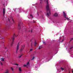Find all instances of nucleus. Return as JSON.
<instances>
[{"label":"nucleus","mask_w":73,"mask_h":73,"mask_svg":"<svg viewBox=\"0 0 73 73\" xmlns=\"http://www.w3.org/2000/svg\"><path fill=\"white\" fill-rule=\"evenodd\" d=\"M36 44H37V43L36 42V41H35L34 43V46H36Z\"/></svg>","instance_id":"9b49d317"},{"label":"nucleus","mask_w":73,"mask_h":73,"mask_svg":"<svg viewBox=\"0 0 73 73\" xmlns=\"http://www.w3.org/2000/svg\"><path fill=\"white\" fill-rule=\"evenodd\" d=\"M29 32H31V33H32V30H31V31H29Z\"/></svg>","instance_id":"b1692460"},{"label":"nucleus","mask_w":73,"mask_h":73,"mask_svg":"<svg viewBox=\"0 0 73 73\" xmlns=\"http://www.w3.org/2000/svg\"><path fill=\"white\" fill-rule=\"evenodd\" d=\"M0 62L1 63V65H3V63L1 62Z\"/></svg>","instance_id":"5701e85b"},{"label":"nucleus","mask_w":73,"mask_h":73,"mask_svg":"<svg viewBox=\"0 0 73 73\" xmlns=\"http://www.w3.org/2000/svg\"><path fill=\"white\" fill-rule=\"evenodd\" d=\"M21 56H22V55H20H20H19L18 56V57L19 58H21Z\"/></svg>","instance_id":"412c9836"},{"label":"nucleus","mask_w":73,"mask_h":73,"mask_svg":"<svg viewBox=\"0 0 73 73\" xmlns=\"http://www.w3.org/2000/svg\"><path fill=\"white\" fill-rule=\"evenodd\" d=\"M11 69L12 71H13V70H14L13 68H12V67H11Z\"/></svg>","instance_id":"aec40b11"},{"label":"nucleus","mask_w":73,"mask_h":73,"mask_svg":"<svg viewBox=\"0 0 73 73\" xmlns=\"http://www.w3.org/2000/svg\"><path fill=\"white\" fill-rule=\"evenodd\" d=\"M60 69L62 70H64V68H60Z\"/></svg>","instance_id":"a211bd4d"},{"label":"nucleus","mask_w":73,"mask_h":73,"mask_svg":"<svg viewBox=\"0 0 73 73\" xmlns=\"http://www.w3.org/2000/svg\"><path fill=\"white\" fill-rule=\"evenodd\" d=\"M7 27H4V28L3 29L4 30V31H6L7 30Z\"/></svg>","instance_id":"4468645a"},{"label":"nucleus","mask_w":73,"mask_h":73,"mask_svg":"<svg viewBox=\"0 0 73 73\" xmlns=\"http://www.w3.org/2000/svg\"><path fill=\"white\" fill-rule=\"evenodd\" d=\"M63 15L64 17L65 18V19H66L67 20H68V21H71L70 20V19H68V17H66V13H65V12H63Z\"/></svg>","instance_id":"7ed1b4c3"},{"label":"nucleus","mask_w":73,"mask_h":73,"mask_svg":"<svg viewBox=\"0 0 73 73\" xmlns=\"http://www.w3.org/2000/svg\"><path fill=\"white\" fill-rule=\"evenodd\" d=\"M19 72H21V67H19Z\"/></svg>","instance_id":"ddd939ff"},{"label":"nucleus","mask_w":73,"mask_h":73,"mask_svg":"<svg viewBox=\"0 0 73 73\" xmlns=\"http://www.w3.org/2000/svg\"><path fill=\"white\" fill-rule=\"evenodd\" d=\"M27 65H25V64H24V65H23V66H24L25 67L26 66H27Z\"/></svg>","instance_id":"a878e982"},{"label":"nucleus","mask_w":73,"mask_h":73,"mask_svg":"<svg viewBox=\"0 0 73 73\" xmlns=\"http://www.w3.org/2000/svg\"><path fill=\"white\" fill-rule=\"evenodd\" d=\"M11 19H12L13 23H14V20H13V18L12 17H11Z\"/></svg>","instance_id":"6ab92c4d"},{"label":"nucleus","mask_w":73,"mask_h":73,"mask_svg":"<svg viewBox=\"0 0 73 73\" xmlns=\"http://www.w3.org/2000/svg\"><path fill=\"white\" fill-rule=\"evenodd\" d=\"M33 23H36V21H34Z\"/></svg>","instance_id":"7c9ffc66"},{"label":"nucleus","mask_w":73,"mask_h":73,"mask_svg":"<svg viewBox=\"0 0 73 73\" xmlns=\"http://www.w3.org/2000/svg\"><path fill=\"white\" fill-rule=\"evenodd\" d=\"M42 42H43V44H44L45 45H46V43H45V42L44 41H42Z\"/></svg>","instance_id":"dca6fc26"},{"label":"nucleus","mask_w":73,"mask_h":73,"mask_svg":"<svg viewBox=\"0 0 73 73\" xmlns=\"http://www.w3.org/2000/svg\"><path fill=\"white\" fill-rule=\"evenodd\" d=\"M18 27H19V29H21V26H20V25L19 24H18Z\"/></svg>","instance_id":"1a4fd4ad"},{"label":"nucleus","mask_w":73,"mask_h":73,"mask_svg":"<svg viewBox=\"0 0 73 73\" xmlns=\"http://www.w3.org/2000/svg\"><path fill=\"white\" fill-rule=\"evenodd\" d=\"M4 73H9V71L8 70H6V72H4Z\"/></svg>","instance_id":"9d476101"},{"label":"nucleus","mask_w":73,"mask_h":73,"mask_svg":"<svg viewBox=\"0 0 73 73\" xmlns=\"http://www.w3.org/2000/svg\"><path fill=\"white\" fill-rule=\"evenodd\" d=\"M42 48V46H40L39 47V48H38V49H41V48Z\"/></svg>","instance_id":"f3484780"},{"label":"nucleus","mask_w":73,"mask_h":73,"mask_svg":"<svg viewBox=\"0 0 73 73\" xmlns=\"http://www.w3.org/2000/svg\"><path fill=\"white\" fill-rule=\"evenodd\" d=\"M71 40H73V38H72L71 39Z\"/></svg>","instance_id":"f704fd0d"},{"label":"nucleus","mask_w":73,"mask_h":73,"mask_svg":"<svg viewBox=\"0 0 73 73\" xmlns=\"http://www.w3.org/2000/svg\"><path fill=\"white\" fill-rule=\"evenodd\" d=\"M21 56H23V54H21Z\"/></svg>","instance_id":"e433bc0d"},{"label":"nucleus","mask_w":73,"mask_h":73,"mask_svg":"<svg viewBox=\"0 0 73 73\" xmlns=\"http://www.w3.org/2000/svg\"><path fill=\"white\" fill-rule=\"evenodd\" d=\"M15 36H16V35H15V34H14L13 35V37L12 38V42L11 44V47H12V46H13V44L14 40H15Z\"/></svg>","instance_id":"f03ea898"},{"label":"nucleus","mask_w":73,"mask_h":73,"mask_svg":"<svg viewBox=\"0 0 73 73\" xmlns=\"http://www.w3.org/2000/svg\"><path fill=\"white\" fill-rule=\"evenodd\" d=\"M30 51H32V50H33V49H30Z\"/></svg>","instance_id":"cd10ccee"},{"label":"nucleus","mask_w":73,"mask_h":73,"mask_svg":"<svg viewBox=\"0 0 73 73\" xmlns=\"http://www.w3.org/2000/svg\"><path fill=\"white\" fill-rule=\"evenodd\" d=\"M20 42H19L18 44L17 45V49H16V53H17V51H18V50H19V46H20Z\"/></svg>","instance_id":"39448f33"},{"label":"nucleus","mask_w":73,"mask_h":73,"mask_svg":"<svg viewBox=\"0 0 73 73\" xmlns=\"http://www.w3.org/2000/svg\"><path fill=\"white\" fill-rule=\"evenodd\" d=\"M0 60H1L2 61H4V59L3 58H1Z\"/></svg>","instance_id":"2eb2a0df"},{"label":"nucleus","mask_w":73,"mask_h":73,"mask_svg":"<svg viewBox=\"0 0 73 73\" xmlns=\"http://www.w3.org/2000/svg\"><path fill=\"white\" fill-rule=\"evenodd\" d=\"M8 21H9H9H10V20L9 19H8Z\"/></svg>","instance_id":"473e14b6"},{"label":"nucleus","mask_w":73,"mask_h":73,"mask_svg":"<svg viewBox=\"0 0 73 73\" xmlns=\"http://www.w3.org/2000/svg\"><path fill=\"white\" fill-rule=\"evenodd\" d=\"M31 47H32V43H31Z\"/></svg>","instance_id":"2f4dec72"},{"label":"nucleus","mask_w":73,"mask_h":73,"mask_svg":"<svg viewBox=\"0 0 73 73\" xmlns=\"http://www.w3.org/2000/svg\"><path fill=\"white\" fill-rule=\"evenodd\" d=\"M14 65H17V66H18L19 65V64H15Z\"/></svg>","instance_id":"393cba45"},{"label":"nucleus","mask_w":73,"mask_h":73,"mask_svg":"<svg viewBox=\"0 0 73 73\" xmlns=\"http://www.w3.org/2000/svg\"><path fill=\"white\" fill-rule=\"evenodd\" d=\"M70 71H69V73H70Z\"/></svg>","instance_id":"4c0bfd02"},{"label":"nucleus","mask_w":73,"mask_h":73,"mask_svg":"<svg viewBox=\"0 0 73 73\" xmlns=\"http://www.w3.org/2000/svg\"><path fill=\"white\" fill-rule=\"evenodd\" d=\"M46 10L47 13H46V15L47 17H49L51 15L50 12L49 10V3L48 2V0L46 1Z\"/></svg>","instance_id":"f257e3e1"},{"label":"nucleus","mask_w":73,"mask_h":73,"mask_svg":"<svg viewBox=\"0 0 73 73\" xmlns=\"http://www.w3.org/2000/svg\"><path fill=\"white\" fill-rule=\"evenodd\" d=\"M3 16L4 17V16L5 15V9L3 8Z\"/></svg>","instance_id":"423d86ee"},{"label":"nucleus","mask_w":73,"mask_h":73,"mask_svg":"<svg viewBox=\"0 0 73 73\" xmlns=\"http://www.w3.org/2000/svg\"><path fill=\"white\" fill-rule=\"evenodd\" d=\"M31 41H32V40H31Z\"/></svg>","instance_id":"58836bf2"},{"label":"nucleus","mask_w":73,"mask_h":73,"mask_svg":"<svg viewBox=\"0 0 73 73\" xmlns=\"http://www.w3.org/2000/svg\"><path fill=\"white\" fill-rule=\"evenodd\" d=\"M73 48V46L71 47L70 48V49H72V48Z\"/></svg>","instance_id":"bb28decb"},{"label":"nucleus","mask_w":73,"mask_h":73,"mask_svg":"<svg viewBox=\"0 0 73 73\" xmlns=\"http://www.w3.org/2000/svg\"><path fill=\"white\" fill-rule=\"evenodd\" d=\"M5 49H7V47H5Z\"/></svg>","instance_id":"c85d7f7f"},{"label":"nucleus","mask_w":73,"mask_h":73,"mask_svg":"<svg viewBox=\"0 0 73 73\" xmlns=\"http://www.w3.org/2000/svg\"><path fill=\"white\" fill-rule=\"evenodd\" d=\"M63 41H64V40H62V42H63Z\"/></svg>","instance_id":"c9c22d12"},{"label":"nucleus","mask_w":73,"mask_h":73,"mask_svg":"<svg viewBox=\"0 0 73 73\" xmlns=\"http://www.w3.org/2000/svg\"><path fill=\"white\" fill-rule=\"evenodd\" d=\"M58 14L57 13H55L54 15V16H55V17H57V16H58Z\"/></svg>","instance_id":"0eeeda50"},{"label":"nucleus","mask_w":73,"mask_h":73,"mask_svg":"<svg viewBox=\"0 0 73 73\" xmlns=\"http://www.w3.org/2000/svg\"><path fill=\"white\" fill-rule=\"evenodd\" d=\"M0 39L4 40V36H0Z\"/></svg>","instance_id":"6e6552de"},{"label":"nucleus","mask_w":73,"mask_h":73,"mask_svg":"<svg viewBox=\"0 0 73 73\" xmlns=\"http://www.w3.org/2000/svg\"><path fill=\"white\" fill-rule=\"evenodd\" d=\"M27 66H29V62H28L26 64Z\"/></svg>","instance_id":"f8f14e48"},{"label":"nucleus","mask_w":73,"mask_h":73,"mask_svg":"<svg viewBox=\"0 0 73 73\" xmlns=\"http://www.w3.org/2000/svg\"><path fill=\"white\" fill-rule=\"evenodd\" d=\"M72 40H70V42H70L71 41H72Z\"/></svg>","instance_id":"72a5a7b5"},{"label":"nucleus","mask_w":73,"mask_h":73,"mask_svg":"<svg viewBox=\"0 0 73 73\" xmlns=\"http://www.w3.org/2000/svg\"><path fill=\"white\" fill-rule=\"evenodd\" d=\"M31 16V17H32L33 18V17L32 16V15H30Z\"/></svg>","instance_id":"c756f323"},{"label":"nucleus","mask_w":73,"mask_h":73,"mask_svg":"<svg viewBox=\"0 0 73 73\" xmlns=\"http://www.w3.org/2000/svg\"><path fill=\"white\" fill-rule=\"evenodd\" d=\"M25 48V45H22L21 47L20 50V52H23V50H24V49Z\"/></svg>","instance_id":"20e7f679"},{"label":"nucleus","mask_w":73,"mask_h":73,"mask_svg":"<svg viewBox=\"0 0 73 73\" xmlns=\"http://www.w3.org/2000/svg\"><path fill=\"white\" fill-rule=\"evenodd\" d=\"M35 57L34 56H33L32 59V60H34V59H35Z\"/></svg>","instance_id":"4be33fe9"}]
</instances>
